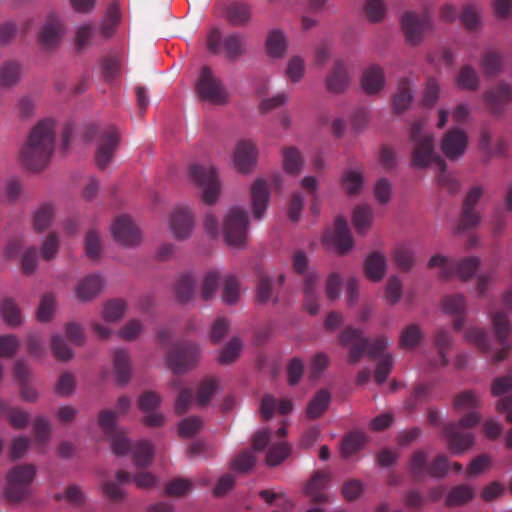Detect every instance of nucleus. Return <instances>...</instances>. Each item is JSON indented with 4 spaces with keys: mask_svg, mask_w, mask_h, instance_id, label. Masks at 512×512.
<instances>
[{
    "mask_svg": "<svg viewBox=\"0 0 512 512\" xmlns=\"http://www.w3.org/2000/svg\"><path fill=\"white\" fill-rule=\"evenodd\" d=\"M425 120H417L412 123L409 130V140L412 143V165L416 168H426L435 164L439 170L438 184L453 194L459 190L460 184L457 179L446 172V163L435 150L433 134L424 128Z\"/></svg>",
    "mask_w": 512,
    "mask_h": 512,
    "instance_id": "f257e3e1",
    "label": "nucleus"
},
{
    "mask_svg": "<svg viewBox=\"0 0 512 512\" xmlns=\"http://www.w3.org/2000/svg\"><path fill=\"white\" fill-rule=\"evenodd\" d=\"M54 148L55 122L49 118L43 119L32 128L22 148L23 163L29 170H42L50 162Z\"/></svg>",
    "mask_w": 512,
    "mask_h": 512,
    "instance_id": "f03ea898",
    "label": "nucleus"
},
{
    "mask_svg": "<svg viewBox=\"0 0 512 512\" xmlns=\"http://www.w3.org/2000/svg\"><path fill=\"white\" fill-rule=\"evenodd\" d=\"M116 415L117 412L112 410H103L99 414V426L109 438L113 453L121 456L132 449L134 464L147 467L153 458V445L147 440H141L132 447L125 433L117 427Z\"/></svg>",
    "mask_w": 512,
    "mask_h": 512,
    "instance_id": "7ed1b4c3",
    "label": "nucleus"
},
{
    "mask_svg": "<svg viewBox=\"0 0 512 512\" xmlns=\"http://www.w3.org/2000/svg\"><path fill=\"white\" fill-rule=\"evenodd\" d=\"M340 343L344 346L350 345L348 360L351 364L357 363L364 353H367L370 359H380L385 355L388 346V340L381 335L373 341L363 337L360 329L347 327L340 334Z\"/></svg>",
    "mask_w": 512,
    "mask_h": 512,
    "instance_id": "20e7f679",
    "label": "nucleus"
},
{
    "mask_svg": "<svg viewBox=\"0 0 512 512\" xmlns=\"http://www.w3.org/2000/svg\"><path fill=\"white\" fill-rule=\"evenodd\" d=\"M481 416L477 412L464 415L458 422L449 423L443 428V435L447 440L448 449L453 454H462L474 443V435L470 428L480 422Z\"/></svg>",
    "mask_w": 512,
    "mask_h": 512,
    "instance_id": "39448f33",
    "label": "nucleus"
},
{
    "mask_svg": "<svg viewBox=\"0 0 512 512\" xmlns=\"http://www.w3.org/2000/svg\"><path fill=\"white\" fill-rule=\"evenodd\" d=\"M207 49L215 55L223 53L228 61H235L246 53V38L240 33L222 35L213 28L207 36Z\"/></svg>",
    "mask_w": 512,
    "mask_h": 512,
    "instance_id": "423d86ee",
    "label": "nucleus"
},
{
    "mask_svg": "<svg viewBox=\"0 0 512 512\" xmlns=\"http://www.w3.org/2000/svg\"><path fill=\"white\" fill-rule=\"evenodd\" d=\"M400 24L405 41L411 46L420 45L426 34L432 32L434 28L431 10L428 7H425L420 14L414 11L405 12Z\"/></svg>",
    "mask_w": 512,
    "mask_h": 512,
    "instance_id": "0eeeda50",
    "label": "nucleus"
},
{
    "mask_svg": "<svg viewBox=\"0 0 512 512\" xmlns=\"http://www.w3.org/2000/svg\"><path fill=\"white\" fill-rule=\"evenodd\" d=\"M248 213L238 207L231 208L224 218L223 236L228 246L244 248L248 240Z\"/></svg>",
    "mask_w": 512,
    "mask_h": 512,
    "instance_id": "6e6552de",
    "label": "nucleus"
},
{
    "mask_svg": "<svg viewBox=\"0 0 512 512\" xmlns=\"http://www.w3.org/2000/svg\"><path fill=\"white\" fill-rule=\"evenodd\" d=\"M188 172L190 180L202 190V201L207 205L216 203L221 185L215 168L192 164Z\"/></svg>",
    "mask_w": 512,
    "mask_h": 512,
    "instance_id": "1a4fd4ad",
    "label": "nucleus"
},
{
    "mask_svg": "<svg viewBox=\"0 0 512 512\" xmlns=\"http://www.w3.org/2000/svg\"><path fill=\"white\" fill-rule=\"evenodd\" d=\"M480 264L477 257H466L460 261L449 260L442 255H434L428 262L429 268L439 267L440 277L448 279L452 276H458L461 280L467 281L473 277Z\"/></svg>",
    "mask_w": 512,
    "mask_h": 512,
    "instance_id": "9d476101",
    "label": "nucleus"
},
{
    "mask_svg": "<svg viewBox=\"0 0 512 512\" xmlns=\"http://www.w3.org/2000/svg\"><path fill=\"white\" fill-rule=\"evenodd\" d=\"M196 92L201 100L214 105H224L228 101L225 86L208 66H204L200 71L196 82Z\"/></svg>",
    "mask_w": 512,
    "mask_h": 512,
    "instance_id": "9b49d317",
    "label": "nucleus"
},
{
    "mask_svg": "<svg viewBox=\"0 0 512 512\" xmlns=\"http://www.w3.org/2000/svg\"><path fill=\"white\" fill-rule=\"evenodd\" d=\"M34 476L35 468L33 465L25 464L13 467L7 475L6 498L10 502L23 500L29 494Z\"/></svg>",
    "mask_w": 512,
    "mask_h": 512,
    "instance_id": "f8f14e48",
    "label": "nucleus"
},
{
    "mask_svg": "<svg viewBox=\"0 0 512 512\" xmlns=\"http://www.w3.org/2000/svg\"><path fill=\"white\" fill-rule=\"evenodd\" d=\"M199 346L193 342L176 343L167 354V364L175 374L194 368L199 360Z\"/></svg>",
    "mask_w": 512,
    "mask_h": 512,
    "instance_id": "ddd939ff",
    "label": "nucleus"
},
{
    "mask_svg": "<svg viewBox=\"0 0 512 512\" xmlns=\"http://www.w3.org/2000/svg\"><path fill=\"white\" fill-rule=\"evenodd\" d=\"M119 141L116 127L108 126L101 131L95 153V162L99 169L104 170L111 163Z\"/></svg>",
    "mask_w": 512,
    "mask_h": 512,
    "instance_id": "4468645a",
    "label": "nucleus"
},
{
    "mask_svg": "<svg viewBox=\"0 0 512 512\" xmlns=\"http://www.w3.org/2000/svg\"><path fill=\"white\" fill-rule=\"evenodd\" d=\"M351 82L352 75L348 64L342 59L335 60L324 79L326 90L331 94L340 95L349 89Z\"/></svg>",
    "mask_w": 512,
    "mask_h": 512,
    "instance_id": "2eb2a0df",
    "label": "nucleus"
},
{
    "mask_svg": "<svg viewBox=\"0 0 512 512\" xmlns=\"http://www.w3.org/2000/svg\"><path fill=\"white\" fill-rule=\"evenodd\" d=\"M111 232L115 241L126 247L136 246L142 239L138 227L131 218L125 215L115 219Z\"/></svg>",
    "mask_w": 512,
    "mask_h": 512,
    "instance_id": "dca6fc26",
    "label": "nucleus"
},
{
    "mask_svg": "<svg viewBox=\"0 0 512 512\" xmlns=\"http://www.w3.org/2000/svg\"><path fill=\"white\" fill-rule=\"evenodd\" d=\"M467 146L468 135L458 127L449 129L441 140V150L449 160H457L462 157Z\"/></svg>",
    "mask_w": 512,
    "mask_h": 512,
    "instance_id": "f3484780",
    "label": "nucleus"
},
{
    "mask_svg": "<svg viewBox=\"0 0 512 512\" xmlns=\"http://www.w3.org/2000/svg\"><path fill=\"white\" fill-rule=\"evenodd\" d=\"M491 320L495 337L500 346V349L494 353L492 360L494 363H498L507 357L511 349V346L507 341L511 327L510 322L504 312L492 313Z\"/></svg>",
    "mask_w": 512,
    "mask_h": 512,
    "instance_id": "a211bd4d",
    "label": "nucleus"
},
{
    "mask_svg": "<svg viewBox=\"0 0 512 512\" xmlns=\"http://www.w3.org/2000/svg\"><path fill=\"white\" fill-rule=\"evenodd\" d=\"M483 189L480 186H475L467 193L462 207V213L458 230H466L476 227L480 220V214L475 210L477 203L482 197Z\"/></svg>",
    "mask_w": 512,
    "mask_h": 512,
    "instance_id": "6ab92c4d",
    "label": "nucleus"
},
{
    "mask_svg": "<svg viewBox=\"0 0 512 512\" xmlns=\"http://www.w3.org/2000/svg\"><path fill=\"white\" fill-rule=\"evenodd\" d=\"M169 226L175 238H188L194 227V214L192 210L185 206L175 208L170 215Z\"/></svg>",
    "mask_w": 512,
    "mask_h": 512,
    "instance_id": "aec40b11",
    "label": "nucleus"
},
{
    "mask_svg": "<svg viewBox=\"0 0 512 512\" xmlns=\"http://www.w3.org/2000/svg\"><path fill=\"white\" fill-rule=\"evenodd\" d=\"M64 35V25L60 17L54 13L47 16L40 32L39 42L45 49H53L59 45Z\"/></svg>",
    "mask_w": 512,
    "mask_h": 512,
    "instance_id": "412c9836",
    "label": "nucleus"
},
{
    "mask_svg": "<svg viewBox=\"0 0 512 512\" xmlns=\"http://www.w3.org/2000/svg\"><path fill=\"white\" fill-rule=\"evenodd\" d=\"M324 240L331 242L340 255L347 253L352 248L353 239L345 218L342 216L336 218L334 231L327 232L324 235Z\"/></svg>",
    "mask_w": 512,
    "mask_h": 512,
    "instance_id": "4be33fe9",
    "label": "nucleus"
},
{
    "mask_svg": "<svg viewBox=\"0 0 512 512\" xmlns=\"http://www.w3.org/2000/svg\"><path fill=\"white\" fill-rule=\"evenodd\" d=\"M385 82L384 70L378 64L366 67L360 78L361 88L367 95L378 94L384 88Z\"/></svg>",
    "mask_w": 512,
    "mask_h": 512,
    "instance_id": "5701e85b",
    "label": "nucleus"
},
{
    "mask_svg": "<svg viewBox=\"0 0 512 512\" xmlns=\"http://www.w3.org/2000/svg\"><path fill=\"white\" fill-rule=\"evenodd\" d=\"M257 150L253 142L242 140L236 145L233 162L238 171L249 172L256 163Z\"/></svg>",
    "mask_w": 512,
    "mask_h": 512,
    "instance_id": "b1692460",
    "label": "nucleus"
},
{
    "mask_svg": "<svg viewBox=\"0 0 512 512\" xmlns=\"http://www.w3.org/2000/svg\"><path fill=\"white\" fill-rule=\"evenodd\" d=\"M512 100V87L507 83H499L485 93V101L494 114L501 113Z\"/></svg>",
    "mask_w": 512,
    "mask_h": 512,
    "instance_id": "393cba45",
    "label": "nucleus"
},
{
    "mask_svg": "<svg viewBox=\"0 0 512 512\" xmlns=\"http://www.w3.org/2000/svg\"><path fill=\"white\" fill-rule=\"evenodd\" d=\"M442 306L445 313L456 316L453 327L456 331H460L465 323V297L461 294L447 295L442 300Z\"/></svg>",
    "mask_w": 512,
    "mask_h": 512,
    "instance_id": "a878e982",
    "label": "nucleus"
},
{
    "mask_svg": "<svg viewBox=\"0 0 512 512\" xmlns=\"http://www.w3.org/2000/svg\"><path fill=\"white\" fill-rule=\"evenodd\" d=\"M269 196L266 181L257 179L251 187V200L255 219H262L268 206Z\"/></svg>",
    "mask_w": 512,
    "mask_h": 512,
    "instance_id": "bb28decb",
    "label": "nucleus"
},
{
    "mask_svg": "<svg viewBox=\"0 0 512 512\" xmlns=\"http://www.w3.org/2000/svg\"><path fill=\"white\" fill-rule=\"evenodd\" d=\"M329 480L330 475L327 472L317 471L314 473L304 488L305 494L311 498L312 502L321 503L326 501L327 496L323 490Z\"/></svg>",
    "mask_w": 512,
    "mask_h": 512,
    "instance_id": "cd10ccee",
    "label": "nucleus"
},
{
    "mask_svg": "<svg viewBox=\"0 0 512 512\" xmlns=\"http://www.w3.org/2000/svg\"><path fill=\"white\" fill-rule=\"evenodd\" d=\"M267 55L271 58L280 59L284 57L287 50V39L279 29L271 30L265 41Z\"/></svg>",
    "mask_w": 512,
    "mask_h": 512,
    "instance_id": "c85d7f7f",
    "label": "nucleus"
},
{
    "mask_svg": "<svg viewBox=\"0 0 512 512\" xmlns=\"http://www.w3.org/2000/svg\"><path fill=\"white\" fill-rule=\"evenodd\" d=\"M292 407H293V405L290 400L282 399L279 401V403L277 405L276 399L272 395L267 394V395H264L261 400L260 413H261L262 418L265 421H268L272 418L276 408L280 414L286 415L289 412H291Z\"/></svg>",
    "mask_w": 512,
    "mask_h": 512,
    "instance_id": "c756f323",
    "label": "nucleus"
},
{
    "mask_svg": "<svg viewBox=\"0 0 512 512\" xmlns=\"http://www.w3.org/2000/svg\"><path fill=\"white\" fill-rule=\"evenodd\" d=\"M114 373L119 384H126L131 377V362L127 351L115 350L112 356Z\"/></svg>",
    "mask_w": 512,
    "mask_h": 512,
    "instance_id": "7c9ffc66",
    "label": "nucleus"
},
{
    "mask_svg": "<svg viewBox=\"0 0 512 512\" xmlns=\"http://www.w3.org/2000/svg\"><path fill=\"white\" fill-rule=\"evenodd\" d=\"M102 285L103 281L100 276H87L77 285L76 296L81 301H89L100 292Z\"/></svg>",
    "mask_w": 512,
    "mask_h": 512,
    "instance_id": "2f4dec72",
    "label": "nucleus"
},
{
    "mask_svg": "<svg viewBox=\"0 0 512 512\" xmlns=\"http://www.w3.org/2000/svg\"><path fill=\"white\" fill-rule=\"evenodd\" d=\"M385 270V257L379 252H373L366 258L364 263V271L366 277L370 280H381L385 274Z\"/></svg>",
    "mask_w": 512,
    "mask_h": 512,
    "instance_id": "473e14b6",
    "label": "nucleus"
},
{
    "mask_svg": "<svg viewBox=\"0 0 512 512\" xmlns=\"http://www.w3.org/2000/svg\"><path fill=\"white\" fill-rule=\"evenodd\" d=\"M413 99V92L410 81L403 78L398 82L397 92L393 97V107L397 113H401L408 109Z\"/></svg>",
    "mask_w": 512,
    "mask_h": 512,
    "instance_id": "72a5a7b5",
    "label": "nucleus"
},
{
    "mask_svg": "<svg viewBox=\"0 0 512 512\" xmlns=\"http://www.w3.org/2000/svg\"><path fill=\"white\" fill-rule=\"evenodd\" d=\"M281 155L284 170L290 175L299 174L304 164L301 152L296 147L290 146L283 148Z\"/></svg>",
    "mask_w": 512,
    "mask_h": 512,
    "instance_id": "f704fd0d",
    "label": "nucleus"
},
{
    "mask_svg": "<svg viewBox=\"0 0 512 512\" xmlns=\"http://www.w3.org/2000/svg\"><path fill=\"white\" fill-rule=\"evenodd\" d=\"M250 17V8L245 3H231L226 8V19L232 26H243L249 22Z\"/></svg>",
    "mask_w": 512,
    "mask_h": 512,
    "instance_id": "c9c22d12",
    "label": "nucleus"
},
{
    "mask_svg": "<svg viewBox=\"0 0 512 512\" xmlns=\"http://www.w3.org/2000/svg\"><path fill=\"white\" fill-rule=\"evenodd\" d=\"M475 493L471 486L460 484L451 489L446 497L448 507H458L473 499Z\"/></svg>",
    "mask_w": 512,
    "mask_h": 512,
    "instance_id": "e433bc0d",
    "label": "nucleus"
},
{
    "mask_svg": "<svg viewBox=\"0 0 512 512\" xmlns=\"http://www.w3.org/2000/svg\"><path fill=\"white\" fill-rule=\"evenodd\" d=\"M117 482L107 481L103 484L102 489L104 494L113 501H120L123 499L124 494L120 488V484L129 483L131 475L123 470L116 473Z\"/></svg>",
    "mask_w": 512,
    "mask_h": 512,
    "instance_id": "4c0bfd02",
    "label": "nucleus"
},
{
    "mask_svg": "<svg viewBox=\"0 0 512 512\" xmlns=\"http://www.w3.org/2000/svg\"><path fill=\"white\" fill-rule=\"evenodd\" d=\"M423 339V333L417 324L406 326L400 333L399 346L403 349H414Z\"/></svg>",
    "mask_w": 512,
    "mask_h": 512,
    "instance_id": "58836bf2",
    "label": "nucleus"
},
{
    "mask_svg": "<svg viewBox=\"0 0 512 512\" xmlns=\"http://www.w3.org/2000/svg\"><path fill=\"white\" fill-rule=\"evenodd\" d=\"M373 211L368 205H361L355 208L352 223L359 234H364L371 226Z\"/></svg>",
    "mask_w": 512,
    "mask_h": 512,
    "instance_id": "ea45409f",
    "label": "nucleus"
},
{
    "mask_svg": "<svg viewBox=\"0 0 512 512\" xmlns=\"http://www.w3.org/2000/svg\"><path fill=\"white\" fill-rule=\"evenodd\" d=\"M330 402V394L326 390H320L316 393L307 407V416L310 419L320 417L328 408Z\"/></svg>",
    "mask_w": 512,
    "mask_h": 512,
    "instance_id": "a19ab883",
    "label": "nucleus"
},
{
    "mask_svg": "<svg viewBox=\"0 0 512 512\" xmlns=\"http://www.w3.org/2000/svg\"><path fill=\"white\" fill-rule=\"evenodd\" d=\"M243 348L239 337H233L220 351L218 361L222 365H228L236 361Z\"/></svg>",
    "mask_w": 512,
    "mask_h": 512,
    "instance_id": "79ce46f5",
    "label": "nucleus"
},
{
    "mask_svg": "<svg viewBox=\"0 0 512 512\" xmlns=\"http://www.w3.org/2000/svg\"><path fill=\"white\" fill-rule=\"evenodd\" d=\"M366 442V437L361 432L349 433L342 442L341 453L344 458H348L360 451Z\"/></svg>",
    "mask_w": 512,
    "mask_h": 512,
    "instance_id": "37998d69",
    "label": "nucleus"
},
{
    "mask_svg": "<svg viewBox=\"0 0 512 512\" xmlns=\"http://www.w3.org/2000/svg\"><path fill=\"white\" fill-rule=\"evenodd\" d=\"M1 314L6 324L11 327L19 326L22 323L20 308L11 298H6L2 301Z\"/></svg>",
    "mask_w": 512,
    "mask_h": 512,
    "instance_id": "c03bdc74",
    "label": "nucleus"
},
{
    "mask_svg": "<svg viewBox=\"0 0 512 512\" xmlns=\"http://www.w3.org/2000/svg\"><path fill=\"white\" fill-rule=\"evenodd\" d=\"M465 339L484 353L492 352L488 334L484 329L476 327L469 328L465 333Z\"/></svg>",
    "mask_w": 512,
    "mask_h": 512,
    "instance_id": "a18cd8bd",
    "label": "nucleus"
},
{
    "mask_svg": "<svg viewBox=\"0 0 512 512\" xmlns=\"http://www.w3.org/2000/svg\"><path fill=\"white\" fill-rule=\"evenodd\" d=\"M54 219V208L51 204H42L34 213L33 226L37 232L47 229Z\"/></svg>",
    "mask_w": 512,
    "mask_h": 512,
    "instance_id": "49530a36",
    "label": "nucleus"
},
{
    "mask_svg": "<svg viewBox=\"0 0 512 512\" xmlns=\"http://www.w3.org/2000/svg\"><path fill=\"white\" fill-rule=\"evenodd\" d=\"M240 296V284L234 275H226L223 279L222 300L228 305L238 302Z\"/></svg>",
    "mask_w": 512,
    "mask_h": 512,
    "instance_id": "de8ad7c7",
    "label": "nucleus"
},
{
    "mask_svg": "<svg viewBox=\"0 0 512 512\" xmlns=\"http://www.w3.org/2000/svg\"><path fill=\"white\" fill-rule=\"evenodd\" d=\"M291 453V447L285 441L274 443L268 449L266 462L269 466H277L282 463Z\"/></svg>",
    "mask_w": 512,
    "mask_h": 512,
    "instance_id": "09e8293b",
    "label": "nucleus"
},
{
    "mask_svg": "<svg viewBox=\"0 0 512 512\" xmlns=\"http://www.w3.org/2000/svg\"><path fill=\"white\" fill-rule=\"evenodd\" d=\"M194 288L195 280L192 275L186 274L181 276L175 285L177 300L181 303L188 302L194 294Z\"/></svg>",
    "mask_w": 512,
    "mask_h": 512,
    "instance_id": "8fccbe9b",
    "label": "nucleus"
},
{
    "mask_svg": "<svg viewBox=\"0 0 512 512\" xmlns=\"http://www.w3.org/2000/svg\"><path fill=\"white\" fill-rule=\"evenodd\" d=\"M21 67L16 61L5 62L0 69V84L2 86H13L20 79Z\"/></svg>",
    "mask_w": 512,
    "mask_h": 512,
    "instance_id": "3c124183",
    "label": "nucleus"
},
{
    "mask_svg": "<svg viewBox=\"0 0 512 512\" xmlns=\"http://www.w3.org/2000/svg\"><path fill=\"white\" fill-rule=\"evenodd\" d=\"M481 67L485 75H497L502 67L501 55L495 50L486 51L481 59Z\"/></svg>",
    "mask_w": 512,
    "mask_h": 512,
    "instance_id": "603ef678",
    "label": "nucleus"
},
{
    "mask_svg": "<svg viewBox=\"0 0 512 512\" xmlns=\"http://www.w3.org/2000/svg\"><path fill=\"white\" fill-rule=\"evenodd\" d=\"M456 82L461 89L476 90L479 86V77L473 67L465 65L461 68Z\"/></svg>",
    "mask_w": 512,
    "mask_h": 512,
    "instance_id": "864d4df0",
    "label": "nucleus"
},
{
    "mask_svg": "<svg viewBox=\"0 0 512 512\" xmlns=\"http://www.w3.org/2000/svg\"><path fill=\"white\" fill-rule=\"evenodd\" d=\"M305 72L306 66L302 57L296 55L289 59L285 69V75L292 83L300 82Z\"/></svg>",
    "mask_w": 512,
    "mask_h": 512,
    "instance_id": "5fc2aeb1",
    "label": "nucleus"
},
{
    "mask_svg": "<svg viewBox=\"0 0 512 512\" xmlns=\"http://www.w3.org/2000/svg\"><path fill=\"white\" fill-rule=\"evenodd\" d=\"M56 307L55 296L46 293L42 296L37 310V319L41 322H48L52 319Z\"/></svg>",
    "mask_w": 512,
    "mask_h": 512,
    "instance_id": "6e6d98bb",
    "label": "nucleus"
},
{
    "mask_svg": "<svg viewBox=\"0 0 512 512\" xmlns=\"http://www.w3.org/2000/svg\"><path fill=\"white\" fill-rule=\"evenodd\" d=\"M427 454L418 450L413 453L410 460V471L416 480H421L427 476Z\"/></svg>",
    "mask_w": 512,
    "mask_h": 512,
    "instance_id": "4d7b16f0",
    "label": "nucleus"
},
{
    "mask_svg": "<svg viewBox=\"0 0 512 512\" xmlns=\"http://www.w3.org/2000/svg\"><path fill=\"white\" fill-rule=\"evenodd\" d=\"M85 251L87 256L96 260L100 257L102 252V243L99 233L95 229H91L85 236Z\"/></svg>",
    "mask_w": 512,
    "mask_h": 512,
    "instance_id": "13d9d810",
    "label": "nucleus"
},
{
    "mask_svg": "<svg viewBox=\"0 0 512 512\" xmlns=\"http://www.w3.org/2000/svg\"><path fill=\"white\" fill-rule=\"evenodd\" d=\"M342 184L348 194L355 195L359 193L362 188V174L355 170H347L342 176Z\"/></svg>",
    "mask_w": 512,
    "mask_h": 512,
    "instance_id": "bf43d9fd",
    "label": "nucleus"
},
{
    "mask_svg": "<svg viewBox=\"0 0 512 512\" xmlns=\"http://www.w3.org/2000/svg\"><path fill=\"white\" fill-rule=\"evenodd\" d=\"M364 11L370 22L377 23L382 21L386 14V4L382 0H367Z\"/></svg>",
    "mask_w": 512,
    "mask_h": 512,
    "instance_id": "052dcab7",
    "label": "nucleus"
},
{
    "mask_svg": "<svg viewBox=\"0 0 512 512\" xmlns=\"http://www.w3.org/2000/svg\"><path fill=\"white\" fill-rule=\"evenodd\" d=\"M220 281V274L216 270H211L206 273L203 278L201 287V297L203 300H209L217 291Z\"/></svg>",
    "mask_w": 512,
    "mask_h": 512,
    "instance_id": "680f3d73",
    "label": "nucleus"
},
{
    "mask_svg": "<svg viewBox=\"0 0 512 512\" xmlns=\"http://www.w3.org/2000/svg\"><path fill=\"white\" fill-rule=\"evenodd\" d=\"M452 337L450 333L445 329H439L435 336V344L439 349V366H446L449 362L447 357V350L451 346Z\"/></svg>",
    "mask_w": 512,
    "mask_h": 512,
    "instance_id": "e2e57ef3",
    "label": "nucleus"
},
{
    "mask_svg": "<svg viewBox=\"0 0 512 512\" xmlns=\"http://www.w3.org/2000/svg\"><path fill=\"white\" fill-rule=\"evenodd\" d=\"M217 388V382L213 378L203 380L198 387L196 402L199 406H206Z\"/></svg>",
    "mask_w": 512,
    "mask_h": 512,
    "instance_id": "0e129e2a",
    "label": "nucleus"
},
{
    "mask_svg": "<svg viewBox=\"0 0 512 512\" xmlns=\"http://www.w3.org/2000/svg\"><path fill=\"white\" fill-rule=\"evenodd\" d=\"M203 427V421L197 416H191L183 419L179 423L178 432L182 438H191L196 435Z\"/></svg>",
    "mask_w": 512,
    "mask_h": 512,
    "instance_id": "69168bd1",
    "label": "nucleus"
},
{
    "mask_svg": "<svg viewBox=\"0 0 512 512\" xmlns=\"http://www.w3.org/2000/svg\"><path fill=\"white\" fill-rule=\"evenodd\" d=\"M479 15L480 10L476 5L467 4L463 7L460 18L464 26L472 31L476 30L480 25Z\"/></svg>",
    "mask_w": 512,
    "mask_h": 512,
    "instance_id": "338daca9",
    "label": "nucleus"
},
{
    "mask_svg": "<svg viewBox=\"0 0 512 512\" xmlns=\"http://www.w3.org/2000/svg\"><path fill=\"white\" fill-rule=\"evenodd\" d=\"M256 462L255 455L252 451L240 452L232 461L231 467L233 470L241 473H247L250 471Z\"/></svg>",
    "mask_w": 512,
    "mask_h": 512,
    "instance_id": "774afa93",
    "label": "nucleus"
}]
</instances>
